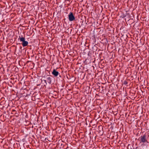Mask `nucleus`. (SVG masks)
Masks as SVG:
<instances>
[{
	"label": "nucleus",
	"instance_id": "nucleus-1",
	"mask_svg": "<svg viewBox=\"0 0 149 149\" xmlns=\"http://www.w3.org/2000/svg\"><path fill=\"white\" fill-rule=\"evenodd\" d=\"M18 40H19L20 41L22 42L21 44L23 47L26 46L28 44V42L27 41H25V38L23 37L22 36V37L19 36Z\"/></svg>",
	"mask_w": 149,
	"mask_h": 149
},
{
	"label": "nucleus",
	"instance_id": "nucleus-2",
	"mask_svg": "<svg viewBox=\"0 0 149 149\" xmlns=\"http://www.w3.org/2000/svg\"><path fill=\"white\" fill-rule=\"evenodd\" d=\"M139 140L140 141V143H144L146 142H147V141L146 138V136L145 135L140 137L139 138Z\"/></svg>",
	"mask_w": 149,
	"mask_h": 149
},
{
	"label": "nucleus",
	"instance_id": "nucleus-3",
	"mask_svg": "<svg viewBox=\"0 0 149 149\" xmlns=\"http://www.w3.org/2000/svg\"><path fill=\"white\" fill-rule=\"evenodd\" d=\"M68 19L70 21H72L75 19V18L74 16L73 13L70 12L68 15Z\"/></svg>",
	"mask_w": 149,
	"mask_h": 149
},
{
	"label": "nucleus",
	"instance_id": "nucleus-4",
	"mask_svg": "<svg viewBox=\"0 0 149 149\" xmlns=\"http://www.w3.org/2000/svg\"><path fill=\"white\" fill-rule=\"evenodd\" d=\"M52 73L55 77L57 76L59 74L58 72L56 71L54 69L53 70Z\"/></svg>",
	"mask_w": 149,
	"mask_h": 149
},
{
	"label": "nucleus",
	"instance_id": "nucleus-5",
	"mask_svg": "<svg viewBox=\"0 0 149 149\" xmlns=\"http://www.w3.org/2000/svg\"><path fill=\"white\" fill-rule=\"evenodd\" d=\"M47 82L49 84H51V78L49 76H47Z\"/></svg>",
	"mask_w": 149,
	"mask_h": 149
},
{
	"label": "nucleus",
	"instance_id": "nucleus-6",
	"mask_svg": "<svg viewBox=\"0 0 149 149\" xmlns=\"http://www.w3.org/2000/svg\"><path fill=\"white\" fill-rule=\"evenodd\" d=\"M124 84H127V81H124Z\"/></svg>",
	"mask_w": 149,
	"mask_h": 149
},
{
	"label": "nucleus",
	"instance_id": "nucleus-7",
	"mask_svg": "<svg viewBox=\"0 0 149 149\" xmlns=\"http://www.w3.org/2000/svg\"><path fill=\"white\" fill-rule=\"evenodd\" d=\"M12 111H13V112H15V110H12Z\"/></svg>",
	"mask_w": 149,
	"mask_h": 149
},
{
	"label": "nucleus",
	"instance_id": "nucleus-8",
	"mask_svg": "<svg viewBox=\"0 0 149 149\" xmlns=\"http://www.w3.org/2000/svg\"><path fill=\"white\" fill-rule=\"evenodd\" d=\"M45 81V82L46 83V80H44Z\"/></svg>",
	"mask_w": 149,
	"mask_h": 149
}]
</instances>
